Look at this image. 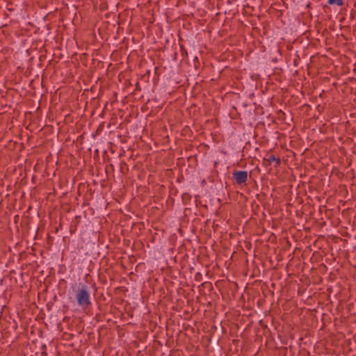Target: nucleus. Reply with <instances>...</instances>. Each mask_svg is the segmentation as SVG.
<instances>
[{
    "instance_id": "4",
    "label": "nucleus",
    "mask_w": 356,
    "mask_h": 356,
    "mask_svg": "<svg viewBox=\"0 0 356 356\" xmlns=\"http://www.w3.org/2000/svg\"><path fill=\"white\" fill-rule=\"evenodd\" d=\"M328 3L330 4H337L338 6H340L343 3L342 0H328Z\"/></svg>"
},
{
    "instance_id": "1",
    "label": "nucleus",
    "mask_w": 356,
    "mask_h": 356,
    "mask_svg": "<svg viewBox=\"0 0 356 356\" xmlns=\"http://www.w3.org/2000/svg\"><path fill=\"white\" fill-rule=\"evenodd\" d=\"M75 296L80 307H87L91 304L89 289L86 285L81 284L75 291Z\"/></svg>"
},
{
    "instance_id": "3",
    "label": "nucleus",
    "mask_w": 356,
    "mask_h": 356,
    "mask_svg": "<svg viewBox=\"0 0 356 356\" xmlns=\"http://www.w3.org/2000/svg\"><path fill=\"white\" fill-rule=\"evenodd\" d=\"M268 160L270 163L275 162L276 165H278L280 163V160L276 158L274 155H270Z\"/></svg>"
},
{
    "instance_id": "2",
    "label": "nucleus",
    "mask_w": 356,
    "mask_h": 356,
    "mask_svg": "<svg viewBox=\"0 0 356 356\" xmlns=\"http://www.w3.org/2000/svg\"><path fill=\"white\" fill-rule=\"evenodd\" d=\"M233 175L238 184L245 183L248 179V172L246 171H236Z\"/></svg>"
}]
</instances>
